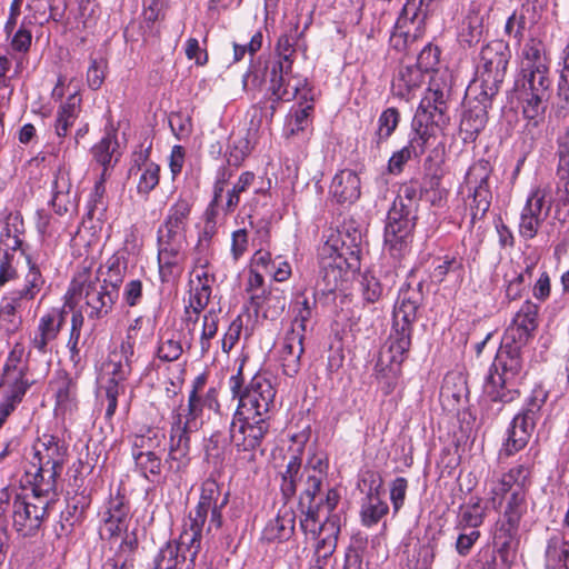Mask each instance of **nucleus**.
Masks as SVG:
<instances>
[{
  "mask_svg": "<svg viewBox=\"0 0 569 569\" xmlns=\"http://www.w3.org/2000/svg\"><path fill=\"white\" fill-rule=\"evenodd\" d=\"M521 71L525 68L529 70L549 69V60L543 51V46L540 42L531 40L526 43L522 49Z\"/></svg>",
  "mask_w": 569,
  "mask_h": 569,
  "instance_id": "obj_43",
  "label": "nucleus"
},
{
  "mask_svg": "<svg viewBox=\"0 0 569 569\" xmlns=\"http://www.w3.org/2000/svg\"><path fill=\"white\" fill-rule=\"evenodd\" d=\"M303 517L300 519V527L306 533L316 537L319 533L320 520V503H311L300 508Z\"/></svg>",
  "mask_w": 569,
  "mask_h": 569,
  "instance_id": "obj_54",
  "label": "nucleus"
},
{
  "mask_svg": "<svg viewBox=\"0 0 569 569\" xmlns=\"http://www.w3.org/2000/svg\"><path fill=\"white\" fill-rule=\"evenodd\" d=\"M66 321V312L62 309L52 308L39 319L37 331L31 340V346L40 353L48 352V345L53 341Z\"/></svg>",
  "mask_w": 569,
  "mask_h": 569,
  "instance_id": "obj_20",
  "label": "nucleus"
},
{
  "mask_svg": "<svg viewBox=\"0 0 569 569\" xmlns=\"http://www.w3.org/2000/svg\"><path fill=\"white\" fill-rule=\"evenodd\" d=\"M435 0H407L397 24L405 28L408 22L415 27V36L423 30L427 18L432 11Z\"/></svg>",
  "mask_w": 569,
  "mask_h": 569,
  "instance_id": "obj_31",
  "label": "nucleus"
},
{
  "mask_svg": "<svg viewBox=\"0 0 569 569\" xmlns=\"http://www.w3.org/2000/svg\"><path fill=\"white\" fill-rule=\"evenodd\" d=\"M501 83H492L487 78L473 81L467 89L466 99L468 106H480L485 110L491 107L492 98L498 93Z\"/></svg>",
  "mask_w": 569,
  "mask_h": 569,
  "instance_id": "obj_37",
  "label": "nucleus"
},
{
  "mask_svg": "<svg viewBox=\"0 0 569 569\" xmlns=\"http://www.w3.org/2000/svg\"><path fill=\"white\" fill-rule=\"evenodd\" d=\"M413 129L415 136L406 147L410 150L413 157H419L425 152L430 139L435 136L436 128L428 126H413Z\"/></svg>",
  "mask_w": 569,
  "mask_h": 569,
  "instance_id": "obj_53",
  "label": "nucleus"
},
{
  "mask_svg": "<svg viewBox=\"0 0 569 569\" xmlns=\"http://www.w3.org/2000/svg\"><path fill=\"white\" fill-rule=\"evenodd\" d=\"M160 167L148 160V157L140 152L133 159V164L129 174L137 177V191L142 196H148L159 183Z\"/></svg>",
  "mask_w": 569,
  "mask_h": 569,
  "instance_id": "obj_26",
  "label": "nucleus"
},
{
  "mask_svg": "<svg viewBox=\"0 0 569 569\" xmlns=\"http://www.w3.org/2000/svg\"><path fill=\"white\" fill-rule=\"evenodd\" d=\"M425 77L426 74L415 64L403 66L393 79L392 91L397 97L409 100L410 93L421 86Z\"/></svg>",
  "mask_w": 569,
  "mask_h": 569,
  "instance_id": "obj_35",
  "label": "nucleus"
},
{
  "mask_svg": "<svg viewBox=\"0 0 569 569\" xmlns=\"http://www.w3.org/2000/svg\"><path fill=\"white\" fill-rule=\"evenodd\" d=\"M531 467L521 463L503 473L491 488V502L495 508L502 507L500 517L521 521L527 513V493L530 482Z\"/></svg>",
  "mask_w": 569,
  "mask_h": 569,
  "instance_id": "obj_5",
  "label": "nucleus"
},
{
  "mask_svg": "<svg viewBox=\"0 0 569 569\" xmlns=\"http://www.w3.org/2000/svg\"><path fill=\"white\" fill-rule=\"evenodd\" d=\"M370 488L367 495V502L361 508V521L366 527H371L380 521L388 513L389 507L386 501L379 498V490L382 487V478L377 472H368Z\"/></svg>",
  "mask_w": 569,
  "mask_h": 569,
  "instance_id": "obj_23",
  "label": "nucleus"
},
{
  "mask_svg": "<svg viewBox=\"0 0 569 569\" xmlns=\"http://www.w3.org/2000/svg\"><path fill=\"white\" fill-rule=\"evenodd\" d=\"M439 63V50L432 46H426L417 58L415 66L419 68L425 74L433 71Z\"/></svg>",
  "mask_w": 569,
  "mask_h": 569,
  "instance_id": "obj_63",
  "label": "nucleus"
},
{
  "mask_svg": "<svg viewBox=\"0 0 569 569\" xmlns=\"http://www.w3.org/2000/svg\"><path fill=\"white\" fill-rule=\"evenodd\" d=\"M114 144H117V142L113 140V137L107 134L92 148L93 158L104 168L111 163Z\"/></svg>",
  "mask_w": 569,
  "mask_h": 569,
  "instance_id": "obj_59",
  "label": "nucleus"
},
{
  "mask_svg": "<svg viewBox=\"0 0 569 569\" xmlns=\"http://www.w3.org/2000/svg\"><path fill=\"white\" fill-rule=\"evenodd\" d=\"M107 61L104 59H91L87 71V82L89 88L98 90L106 77Z\"/></svg>",
  "mask_w": 569,
  "mask_h": 569,
  "instance_id": "obj_61",
  "label": "nucleus"
},
{
  "mask_svg": "<svg viewBox=\"0 0 569 569\" xmlns=\"http://www.w3.org/2000/svg\"><path fill=\"white\" fill-rule=\"evenodd\" d=\"M361 290L363 299L367 302H376L378 301L383 292V287L380 281L371 273H365L361 277Z\"/></svg>",
  "mask_w": 569,
  "mask_h": 569,
  "instance_id": "obj_60",
  "label": "nucleus"
},
{
  "mask_svg": "<svg viewBox=\"0 0 569 569\" xmlns=\"http://www.w3.org/2000/svg\"><path fill=\"white\" fill-rule=\"evenodd\" d=\"M341 520L339 515H326L319 529V540L316 551L321 552V557L330 558L337 548L338 536L340 533Z\"/></svg>",
  "mask_w": 569,
  "mask_h": 569,
  "instance_id": "obj_33",
  "label": "nucleus"
},
{
  "mask_svg": "<svg viewBox=\"0 0 569 569\" xmlns=\"http://www.w3.org/2000/svg\"><path fill=\"white\" fill-rule=\"evenodd\" d=\"M523 347L518 346V343H508L502 338L501 347L485 385V391L492 401L508 403L518 398L519 392L516 385L517 378L520 377L523 368L521 358Z\"/></svg>",
  "mask_w": 569,
  "mask_h": 569,
  "instance_id": "obj_4",
  "label": "nucleus"
},
{
  "mask_svg": "<svg viewBox=\"0 0 569 569\" xmlns=\"http://www.w3.org/2000/svg\"><path fill=\"white\" fill-rule=\"evenodd\" d=\"M420 197L413 184H405L395 199L387 217L385 243L392 256L400 257L409 248L416 226Z\"/></svg>",
  "mask_w": 569,
  "mask_h": 569,
  "instance_id": "obj_3",
  "label": "nucleus"
},
{
  "mask_svg": "<svg viewBox=\"0 0 569 569\" xmlns=\"http://www.w3.org/2000/svg\"><path fill=\"white\" fill-rule=\"evenodd\" d=\"M118 292L108 286L100 283L99 279L91 278L88 269L79 271L72 279L67 291L70 305H78L84 300L89 319H102L108 316L118 299Z\"/></svg>",
  "mask_w": 569,
  "mask_h": 569,
  "instance_id": "obj_7",
  "label": "nucleus"
},
{
  "mask_svg": "<svg viewBox=\"0 0 569 569\" xmlns=\"http://www.w3.org/2000/svg\"><path fill=\"white\" fill-rule=\"evenodd\" d=\"M247 292L250 295V299L256 309L262 308L264 301V289H263V277L260 272L251 269L249 271Z\"/></svg>",
  "mask_w": 569,
  "mask_h": 569,
  "instance_id": "obj_58",
  "label": "nucleus"
},
{
  "mask_svg": "<svg viewBox=\"0 0 569 569\" xmlns=\"http://www.w3.org/2000/svg\"><path fill=\"white\" fill-rule=\"evenodd\" d=\"M510 59V51L502 41H493L481 49L478 72L492 83H502Z\"/></svg>",
  "mask_w": 569,
  "mask_h": 569,
  "instance_id": "obj_16",
  "label": "nucleus"
},
{
  "mask_svg": "<svg viewBox=\"0 0 569 569\" xmlns=\"http://www.w3.org/2000/svg\"><path fill=\"white\" fill-rule=\"evenodd\" d=\"M186 231L161 224L158 229V266L162 282L178 278L186 259Z\"/></svg>",
  "mask_w": 569,
  "mask_h": 569,
  "instance_id": "obj_10",
  "label": "nucleus"
},
{
  "mask_svg": "<svg viewBox=\"0 0 569 569\" xmlns=\"http://www.w3.org/2000/svg\"><path fill=\"white\" fill-rule=\"evenodd\" d=\"M163 438L160 431L150 428L143 433L134 435L131 439V456L161 451Z\"/></svg>",
  "mask_w": 569,
  "mask_h": 569,
  "instance_id": "obj_42",
  "label": "nucleus"
},
{
  "mask_svg": "<svg viewBox=\"0 0 569 569\" xmlns=\"http://www.w3.org/2000/svg\"><path fill=\"white\" fill-rule=\"evenodd\" d=\"M107 273L103 284L119 293L120 284L123 282L127 272V260L118 254L111 256L106 262Z\"/></svg>",
  "mask_w": 569,
  "mask_h": 569,
  "instance_id": "obj_48",
  "label": "nucleus"
},
{
  "mask_svg": "<svg viewBox=\"0 0 569 569\" xmlns=\"http://www.w3.org/2000/svg\"><path fill=\"white\" fill-rule=\"evenodd\" d=\"M449 92L450 88L445 81L440 83L437 77H431L429 88L420 101L412 126L445 128L449 122L447 114Z\"/></svg>",
  "mask_w": 569,
  "mask_h": 569,
  "instance_id": "obj_11",
  "label": "nucleus"
},
{
  "mask_svg": "<svg viewBox=\"0 0 569 569\" xmlns=\"http://www.w3.org/2000/svg\"><path fill=\"white\" fill-rule=\"evenodd\" d=\"M400 114L396 108L386 109L379 117L377 130V143L386 141L396 130Z\"/></svg>",
  "mask_w": 569,
  "mask_h": 569,
  "instance_id": "obj_52",
  "label": "nucleus"
},
{
  "mask_svg": "<svg viewBox=\"0 0 569 569\" xmlns=\"http://www.w3.org/2000/svg\"><path fill=\"white\" fill-rule=\"evenodd\" d=\"M190 438L170 432V447L167 462L169 469L180 472L189 465Z\"/></svg>",
  "mask_w": 569,
  "mask_h": 569,
  "instance_id": "obj_41",
  "label": "nucleus"
},
{
  "mask_svg": "<svg viewBox=\"0 0 569 569\" xmlns=\"http://www.w3.org/2000/svg\"><path fill=\"white\" fill-rule=\"evenodd\" d=\"M67 456L64 442L51 435H43L34 446L32 467L36 469L33 481L40 492H56Z\"/></svg>",
  "mask_w": 569,
  "mask_h": 569,
  "instance_id": "obj_8",
  "label": "nucleus"
},
{
  "mask_svg": "<svg viewBox=\"0 0 569 569\" xmlns=\"http://www.w3.org/2000/svg\"><path fill=\"white\" fill-rule=\"evenodd\" d=\"M99 390L107 401L106 418L111 419L117 410L118 396L124 391V388L114 380H107Z\"/></svg>",
  "mask_w": 569,
  "mask_h": 569,
  "instance_id": "obj_57",
  "label": "nucleus"
},
{
  "mask_svg": "<svg viewBox=\"0 0 569 569\" xmlns=\"http://www.w3.org/2000/svg\"><path fill=\"white\" fill-rule=\"evenodd\" d=\"M276 390L272 383L262 376H256L246 390L239 396V405L234 415L246 419L268 418L273 405Z\"/></svg>",
  "mask_w": 569,
  "mask_h": 569,
  "instance_id": "obj_13",
  "label": "nucleus"
},
{
  "mask_svg": "<svg viewBox=\"0 0 569 569\" xmlns=\"http://www.w3.org/2000/svg\"><path fill=\"white\" fill-rule=\"evenodd\" d=\"M190 279L191 293L190 307L193 309L194 320L199 319L201 311L208 306L212 292V284L216 281L214 274L208 270V261H197Z\"/></svg>",
  "mask_w": 569,
  "mask_h": 569,
  "instance_id": "obj_18",
  "label": "nucleus"
},
{
  "mask_svg": "<svg viewBox=\"0 0 569 569\" xmlns=\"http://www.w3.org/2000/svg\"><path fill=\"white\" fill-rule=\"evenodd\" d=\"M547 398L548 391L542 386H536L531 390V393L526 400V405L520 412L538 420L540 418V410L546 403Z\"/></svg>",
  "mask_w": 569,
  "mask_h": 569,
  "instance_id": "obj_55",
  "label": "nucleus"
},
{
  "mask_svg": "<svg viewBox=\"0 0 569 569\" xmlns=\"http://www.w3.org/2000/svg\"><path fill=\"white\" fill-rule=\"evenodd\" d=\"M538 311L539 307L536 303L526 301L506 329L505 341L526 346L538 328Z\"/></svg>",
  "mask_w": 569,
  "mask_h": 569,
  "instance_id": "obj_17",
  "label": "nucleus"
},
{
  "mask_svg": "<svg viewBox=\"0 0 569 569\" xmlns=\"http://www.w3.org/2000/svg\"><path fill=\"white\" fill-rule=\"evenodd\" d=\"M51 192L50 202L57 214L62 216L76 207L77 192L72 188L70 174L66 169L59 168L54 173Z\"/></svg>",
  "mask_w": 569,
  "mask_h": 569,
  "instance_id": "obj_22",
  "label": "nucleus"
},
{
  "mask_svg": "<svg viewBox=\"0 0 569 569\" xmlns=\"http://www.w3.org/2000/svg\"><path fill=\"white\" fill-rule=\"evenodd\" d=\"M191 212V203L183 198H179L168 210L167 217L162 224L187 231L189 216Z\"/></svg>",
  "mask_w": 569,
  "mask_h": 569,
  "instance_id": "obj_46",
  "label": "nucleus"
},
{
  "mask_svg": "<svg viewBox=\"0 0 569 569\" xmlns=\"http://www.w3.org/2000/svg\"><path fill=\"white\" fill-rule=\"evenodd\" d=\"M256 176L251 171L242 172L238 179V181L233 184V187L227 192V201L221 207L222 211L228 214L236 210L238 204L240 203V196L246 192L250 186H252Z\"/></svg>",
  "mask_w": 569,
  "mask_h": 569,
  "instance_id": "obj_47",
  "label": "nucleus"
},
{
  "mask_svg": "<svg viewBox=\"0 0 569 569\" xmlns=\"http://www.w3.org/2000/svg\"><path fill=\"white\" fill-rule=\"evenodd\" d=\"M327 476V463L322 460V458L313 457L306 465V479L303 485V490L300 496L299 507L305 508V506L311 503H318L316 501L317 493L320 491L322 482Z\"/></svg>",
  "mask_w": 569,
  "mask_h": 569,
  "instance_id": "obj_25",
  "label": "nucleus"
},
{
  "mask_svg": "<svg viewBox=\"0 0 569 569\" xmlns=\"http://www.w3.org/2000/svg\"><path fill=\"white\" fill-rule=\"evenodd\" d=\"M530 438L531 436H529L525 431L519 430L518 428H513V426H511L508 439L503 445L505 453L507 456H512L516 452L520 451L527 446Z\"/></svg>",
  "mask_w": 569,
  "mask_h": 569,
  "instance_id": "obj_62",
  "label": "nucleus"
},
{
  "mask_svg": "<svg viewBox=\"0 0 569 569\" xmlns=\"http://www.w3.org/2000/svg\"><path fill=\"white\" fill-rule=\"evenodd\" d=\"M422 300L421 282L416 287L408 286L399 293L388 348L380 352L375 366L376 380L385 396L393 392L398 385L400 366L411 346V326Z\"/></svg>",
  "mask_w": 569,
  "mask_h": 569,
  "instance_id": "obj_2",
  "label": "nucleus"
},
{
  "mask_svg": "<svg viewBox=\"0 0 569 569\" xmlns=\"http://www.w3.org/2000/svg\"><path fill=\"white\" fill-rule=\"evenodd\" d=\"M80 103L81 97L78 93H73L60 106L54 121V131L59 138L66 137L69 129L73 126L79 113Z\"/></svg>",
  "mask_w": 569,
  "mask_h": 569,
  "instance_id": "obj_39",
  "label": "nucleus"
},
{
  "mask_svg": "<svg viewBox=\"0 0 569 569\" xmlns=\"http://www.w3.org/2000/svg\"><path fill=\"white\" fill-rule=\"evenodd\" d=\"M490 173L489 162L479 160L469 168L466 174V186L472 190V219L482 217L490 208L492 198L488 183Z\"/></svg>",
  "mask_w": 569,
  "mask_h": 569,
  "instance_id": "obj_15",
  "label": "nucleus"
},
{
  "mask_svg": "<svg viewBox=\"0 0 569 569\" xmlns=\"http://www.w3.org/2000/svg\"><path fill=\"white\" fill-rule=\"evenodd\" d=\"M306 466L301 469V459L292 456L281 476L280 490L286 500L292 498L297 492L298 483H305Z\"/></svg>",
  "mask_w": 569,
  "mask_h": 569,
  "instance_id": "obj_38",
  "label": "nucleus"
},
{
  "mask_svg": "<svg viewBox=\"0 0 569 569\" xmlns=\"http://www.w3.org/2000/svg\"><path fill=\"white\" fill-rule=\"evenodd\" d=\"M228 503V493H221L214 480L202 485L199 502L189 513L188 528L178 540L167 542L154 558V569H193L200 551L203 526L210 513L208 530L222 526L221 510Z\"/></svg>",
  "mask_w": 569,
  "mask_h": 569,
  "instance_id": "obj_1",
  "label": "nucleus"
},
{
  "mask_svg": "<svg viewBox=\"0 0 569 569\" xmlns=\"http://www.w3.org/2000/svg\"><path fill=\"white\" fill-rule=\"evenodd\" d=\"M161 451L151 453H133L137 470L148 480L153 481L161 475Z\"/></svg>",
  "mask_w": 569,
  "mask_h": 569,
  "instance_id": "obj_44",
  "label": "nucleus"
},
{
  "mask_svg": "<svg viewBox=\"0 0 569 569\" xmlns=\"http://www.w3.org/2000/svg\"><path fill=\"white\" fill-rule=\"evenodd\" d=\"M336 242L333 239H330L323 246L320 259L319 277L323 282V289L329 292L337 289L348 269L355 267L358 261L353 250L347 248V251L350 253V258H348L343 249L341 251L338 250Z\"/></svg>",
  "mask_w": 569,
  "mask_h": 569,
  "instance_id": "obj_14",
  "label": "nucleus"
},
{
  "mask_svg": "<svg viewBox=\"0 0 569 569\" xmlns=\"http://www.w3.org/2000/svg\"><path fill=\"white\" fill-rule=\"evenodd\" d=\"M295 44L296 36L293 33L282 34L278 39L276 47L279 60L277 62H273L272 64H281L283 68L287 69V72H290L292 69L293 57L296 53Z\"/></svg>",
  "mask_w": 569,
  "mask_h": 569,
  "instance_id": "obj_51",
  "label": "nucleus"
},
{
  "mask_svg": "<svg viewBox=\"0 0 569 569\" xmlns=\"http://www.w3.org/2000/svg\"><path fill=\"white\" fill-rule=\"evenodd\" d=\"M523 117L537 127L545 120L548 102L552 94L550 69L520 71L516 81Z\"/></svg>",
  "mask_w": 569,
  "mask_h": 569,
  "instance_id": "obj_6",
  "label": "nucleus"
},
{
  "mask_svg": "<svg viewBox=\"0 0 569 569\" xmlns=\"http://www.w3.org/2000/svg\"><path fill=\"white\" fill-rule=\"evenodd\" d=\"M27 263L28 271L24 276L23 288L11 293L22 301L33 300L46 283L39 266L30 257H27Z\"/></svg>",
  "mask_w": 569,
  "mask_h": 569,
  "instance_id": "obj_40",
  "label": "nucleus"
},
{
  "mask_svg": "<svg viewBox=\"0 0 569 569\" xmlns=\"http://www.w3.org/2000/svg\"><path fill=\"white\" fill-rule=\"evenodd\" d=\"M54 385L57 406L64 410L71 409L77 397V382L68 373H63Z\"/></svg>",
  "mask_w": 569,
  "mask_h": 569,
  "instance_id": "obj_45",
  "label": "nucleus"
},
{
  "mask_svg": "<svg viewBox=\"0 0 569 569\" xmlns=\"http://www.w3.org/2000/svg\"><path fill=\"white\" fill-rule=\"evenodd\" d=\"M483 519L485 510L479 502L468 505L465 509H462L459 516L457 529L459 531L478 529V527L482 525Z\"/></svg>",
  "mask_w": 569,
  "mask_h": 569,
  "instance_id": "obj_50",
  "label": "nucleus"
},
{
  "mask_svg": "<svg viewBox=\"0 0 569 569\" xmlns=\"http://www.w3.org/2000/svg\"><path fill=\"white\" fill-rule=\"evenodd\" d=\"M488 121V111L480 106H468L460 121V133L463 141H475L485 129Z\"/></svg>",
  "mask_w": 569,
  "mask_h": 569,
  "instance_id": "obj_36",
  "label": "nucleus"
},
{
  "mask_svg": "<svg viewBox=\"0 0 569 569\" xmlns=\"http://www.w3.org/2000/svg\"><path fill=\"white\" fill-rule=\"evenodd\" d=\"M287 69L281 64H272L269 73V91L271 92L272 101H291L293 100L300 88L305 84L303 79H297L295 83L291 80H286Z\"/></svg>",
  "mask_w": 569,
  "mask_h": 569,
  "instance_id": "obj_27",
  "label": "nucleus"
},
{
  "mask_svg": "<svg viewBox=\"0 0 569 569\" xmlns=\"http://www.w3.org/2000/svg\"><path fill=\"white\" fill-rule=\"evenodd\" d=\"M268 430V418L251 420L233 415L229 428L230 442L236 448L237 453H242V459L250 462L256 459V451L260 448Z\"/></svg>",
  "mask_w": 569,
  "mask_h": 569,
  "instance_id": "obj_12",
  "label": "nucleus"
},
{
  "mask_svg": "<svg viewBox=\"0 0 569 569\" xmlns=\"http://www.w3.org/2000/svg\"><path fill=\"white\" fill-rule=\"evenodd\" d=\"M303 341L297 333L286 335L283 338L279 360L282 372L288 377H296L301 369V356L305 352Z\"/></svg>",
  "mask_w": 569,
  "mask_h": 569,
  "instance_id": "obj_28",
  "label": "nucleus"
},
{
  "mask_svg": "<svg viewBox=\"0 0 569 569\" xmlns=\"http://www.w3.org/2000/svg\"><path fill=\"white\" fill-rule=\"evenodd\" d=\"M129 512L128 506L124 503L122 498H114L109 501V507L107 510L106 522L109 525H120L122 523Z\"/></svg>",
  "mask_w": 569,
  "mask_h": 569,
  "instance_id": "obj_64",
  "label": "nucleus"
},
{
  "mask_svg": "<svg viewBox=\"0 0 569 569\" xmlns=\"http://www.w3.org/2000/svg\"><path fill=\"white\" fill-rule=\"evenodd\" d=\"M316 306L317 301L315 298L309 299L303 292L297 293L290 305L292 321L286 335L293 336L297 333L305 340L307 322L310 321Z\"/></svg>",
  "mask_w": 569,
  "mask_h": 569,
  "instance_id": "obj_30",
  "label": "nucleus"
},
{
  "mask_svg": "<svg viewBox=\"0 0 569 569\" xmlns=\"http://www.w3.org/2000/svg\"><path fill=\"white\" fill-rule=\"evenodd\" d=\"M16 382L11 387L10 392L6 396L0 407H8V412L11 413L18 403H20L29 388L27 381L23 380V372L19 371V377H16Z\"/></svg>",
  "mask_w": 569,
  "mask_h": 569,
  "instance_id": "obj_56",
  "label": "nucleus"
},
{
  "mask_svg": "<svg viewBox=\"0 0 569 569\" xmlns=\"http://www.w3.org/2000/svg\"><path fill=\"white\" fill-rule=\"evenodd\" d=\"M520 522L499 517L493 532V546L503 562H508L519 545Z\"/></svg>",
  "mask_w": 569,
  "mask_h": 569,
  "instance_id": "obj_21",
  "label": "nucleus"
},
{
  "mask_svg": "<svg viewBox=\"0 0 569 569\" xmlns=\"http://www.w3.org/2000/svg\"><path fill=\"white\" fill-rule=\"evenodd\" d=\"M443 152L435 148L430 151L423 163V179H422V192L425 194L431 193V191H447L442 187L441 180L443 176Z\"/></svg>",
  "mask_w": 569,
  "mask_h": 569,
  "instance_id": "obj_32",
  "label": "nucleus"
},
{
  "mask_svg": "<svg viewBox=\"0 0 569 569\" xmlns=\"http://www.w3.org/2000/svg\"><path fill=\"white\" fill-rule=\"evenodd\" d=\"M296 526V513L292 508L283 506L277 516L264 526L261 539L267 542H283L289 540Z\"/></svg>",
  "mask_w": 569,
  "mask_h": 569,
  "instance_id": "obj_24",
  "label": "nucleus"
},
{
  "mask_svg": "<svg viewBox=\"0 0 569 569\" xmlns=\"http://www.w3.org/2000/svg\"><path fill=\"white\" fill-rule=\"evenodd\" d=\"M54 492H40L32 482L31 493L18 495L12 505L13 527L22 537H33L47 517Z\"/></svg>",
  "mask_w": 569,
  "mask_h": 569,
  "instance_id": "obj_9",
  "label": "nucleus"
},
{
  "mask_svg": "<svg viewBox=\"0 0 569 569\" xmlns=\"http://www.w3.org/2000/svg\"><path fill=\"white\" fill-rule=\"evenodd\" d=\"M548 191L542 188H536L529 194L522 211L543 222L549 214L550 206H546Z\"/></svg>",
  "mask_w": 569,
  "mask_h": 569,
  "instance_id": "obj_49",
  "label": "nucleus"
},
{
  "mask_svg": "<svg viewBox=\"0 0 569 569\" xmlns=\"http://www.w3.org/2000/svg\"><path fill=\"white\" fill-rule=\"evenodd\" d=\"M330 193L339 203H352L360 197V179L352 170L338 172L331 182Z\"/></svg>",
  "mask_w": 569,
  "mask_h": 569,
  "instance_id": "obj_29",
  "label": "nucleus"
},
{
  "mask_svg": "<svg viewBox=\"0 0 569 569\" xmlns=\"http://www.w3.org/2000/svg\"><path fill=\"white\" fill-rule=\"evenodd\" d=\"M22 300L13 295L4 297L0 302V330L11 336L18 332L22 326V316L20 313Z\"/></svg>",
  "mask_w": 569,
  "mask_h": 569,
  "instance_id": "obj_34",
  "label": "nucleus"
},
{
  "mask_svg": "<svg viewBox=\"0 0 569 569\" xmlns=\"http://www.w3.org/2000/svg\"><path fill=\"white\" fill-rule=\"evenodd\" d=\"M202 399L191 391L186 407L181 406L173 416L170 432L176 436H187L197 432L202 426Z\"/></svg>",
  "mask_w": 569,
  "mask_h": 569,
  "instance_id": "obj_19",
  "label": "nucleus"
}]
</instances>
